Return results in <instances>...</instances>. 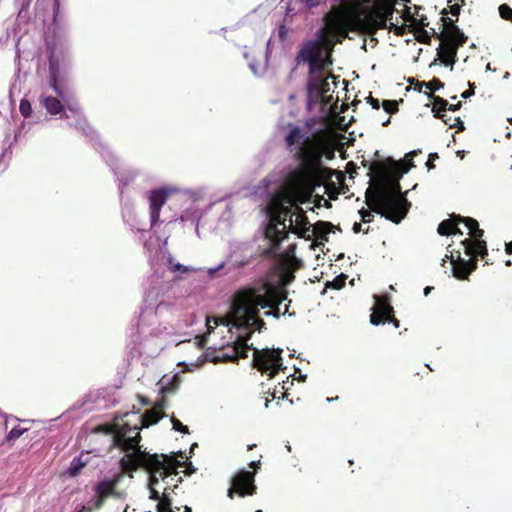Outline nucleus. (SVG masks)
<instances>
[{
    "mask_svg": "<svg viewBox=\"0 0 512 512\" xmlns=\"http://www.w3.org/2000/svg\"><path fill=\"white\" fill-rule=\"evenodd\" d=\"M429 99L433 101L432 112L435 117H443L446 116V111L448 107V101L440 96L435 95L432 92L425 93Z\"/></svg>",
    "mask_w": 512,
    "mask_h": 512,
    "instance_id": "nucleus-26",
    "label": "nucleus"
},
{
    "mask_svg": "<svg viewBox=\"0 0 512 512\" xmlns=\"http://www.w3.org/2000/svg\"><path fill=\"white\" fill-rule=\"evenodd\" d=\"M375 305L370 315V323L378 326L384 324L387 321V317L391 313H394L393 307L390 305V298L388 295H375Z\"/></svg>",
    "mask_w": 512,
    "mask_h": 512,
    "instance_id": "nucleus-15",
    "label": "nucleus"
},
{
    "mask_svg": "<svg viewBox=\"0 0 512 512\" xmlns=\"http://www.w3.org/2000/svg\"><path fill=\"white\" fill-rule=\"evenodd\" d=\"M307 90L309 94L324 95L329 91V83L322 72L309 74Z\"/></svg>",
    "mask_w": 512,
    "mask_h": 512,
    "instance_id": "nucleus-20",
    "label": "nucleus"
},
{
    "mask_svg": "<svg viewBox=\"0 0 512 512\" xmlns=\"http://www.w3.org/2000/svg\"><path fill=\"white\" fill-rule=\"evenodd\" d=\"M438 119H441L446 125H448L450 128H458L459 130H464V123L460 119V117H451V116H443V117H437Z\"/></svg>",
    "mask_w": 512,
    "mask_h": 512,
    "instance_id": "nucleus-33",
    "label": "nucleus"
},
{
    "mask_svg": "<svg viewBox=\"0 0 512 512\" xmlns=\"http://www.w3.org/2000/svg\"><path fill=\"white\" fill-rule=\"evenodd\" d=\"M25 429L23 428H13L7 435V440L8 441H13V440H16L18 439L23 433H24Z\"/></svg>",
    "mask_w": 512,
    "mask_h": 512,
    "instance_id": "nucleus-44",
    "label": "nucleus"
},
{
    "mask_svg": "<svg viewBox=\"0 0 512 512\" xmlns=\"http://www.w3.org/2000/svg\"><path fill=\"white\" fill-rule=\"evenodd\" d=\"M325 0H303V3L305 4L306 8H312L320 5L321 3H324Z\"/></svg>",
    "mask_w": 512,
    "mask_h": 512,
    "instance_id": "nucleus-50",
    "label": "nucleus"
},
{
    "mask_svg": "<svg viewBox=\"0 0 512 512\" xmlns=\"http://www.w3.org/2000/svg\"><path fill=\"white\" fill-rule=\"evenodd\" d=\"M50 86L55 93L64 101L67 102L70 98L69 90L66 87H62L58 83V69L56 64L50 60Z\"/></svg>",
    "mask_w": 512,
    "mask_h": 512,
    "instance_id": "nucleus-23",
    "label": "nucleus"
},
{
    "mask_svg": "<svg viewBox=\"0 0 512 512\" xmlns=\"http://www.w3.org/2000/svg\"><path fill=\"white\" fill-rule=\"evenodd\" d=\"M118 427L119 425L100 424L92 429V433L112 434L113 436Z\"/></svg>",
    "mask_w": 512,
    "mask_h": 512,
    "instance_id": "nucleus-34",
    "label": "nucleus"
},
{
    "mask_svg": "<svg viewBox=\"0 0 512 512\" xmlns=\"http://www.w3.org/2000/svg\"><path fill=\"white\" fill-rule=\"evenodd\" d=\"M415 9H416V13L412 14L410 11V7L405 6L403 13H402L403 20L405 22H409L410 26H413V23L416 20V16H418V10L420 9V7H415Z\"/></svg>",
    "mask_w": 512,
    "mask_h": 512,
    "instance_id": "nucleus-36",
    "label": "nucleus"
},
{
    "mask_svg": "<svg viewBox=\"0 0 512 512\" xmlns=\"http://www.w3.org/2000/svg\"><path fill=\"white\" fill-rule=\"evenodd\" d=\"M169 196V191L165 188L155 189L150 192L149 209L151 226L156 225L160 218V211L165 205Z\"/></svg>",
    "mask_w": 512,
    "mask_h": 512,
    "instance_id": "nucleus-16",
    "label": "nucleus"
},
{
    "mask_svg": "<svg viewBox=\"0 0 512 512\" xmlns=\"http://www.w3.org/2000/svg\"><path fill=\"white\" fill-rule=\"evenodd\" d=\"M424 83H425V82H419V81H417V82L415 83L414 89H415L416 91H418V92H421V91H422V87H423V86H425V84H424Z\"/></svg>",
    "mask_w": 512,
    "mask_h": 512,
    "instance_id": "nucleus-60",
    "label": "nucleus"
},
{
    "mask_svg": "<svg viewBox=\"0 0 512 512\" xmlns=\"http://www.w3.org/2000/svg\"><path fill=\"white\" fill-rule=\"evenodd\" d=\"M387 318H388V319H387V321H386V322H388V323H392V324H393V326H394L395 328H399V326H400V322H399V320H398V319H396V318H395L394 313H391V314L389 315V317H387Z\"/></svg>",
    "mask_w": 512,
    "mask_h": 512,
    "instance_id": "nucleus-54",
    "label": "nucleus"
},
{
    "mask_svg": "<svg viewBox=\"0 0 512 512\" xmlns=\"http://www.w3.org/2000/svg\"><path fill=\"white\" fill-rule=\"evenodd\" d=\"M441 43L437 48V57L434 59L432 64H436L437 61H440L441 64L445 66H450V69L453 70L454 64L457 62V52L460 47L464 44L458 43V40L450 39V38H439Z\"/></svg>",
    "mask_w": 512,
    "mask_h": 512,
    "instance_id": "nucleus-14",
    "label": "nucleus"
},
{
    "mask_svg": "<svg viewBox=\"0 0 512 512\" xmlns=\"http://www.w3.org/2000/svg\"><path fill=\"white\" fill-rule=\"evenodd\" d=\"M288 133L284 137V143L286 149L292 155V158L298 163V167L293 171H302V161L297 158L299 151H314L318 156V168L326 170V176L321 183L316 184L314 180L308 179L305 185L301 188L302 199H304V191H313L316 187L324 186L325 193L328 194L329 198L336 200L339 195L338 187L336 183L331 180L334 174H337L338 180L343 179L341 172H336L331 168L325 166L323 161H330L335 158V143L328 132L324 130H318L308 134V132L300 126L292 125L289 126Z\"/></svg>",
    "mask_w": 512,
    "mask_h": 512,
    "instance_id": "nucleus-2",
    "label": "nucleus"
},
{
    "mask_svg": "<svg viewBox=\"0 0 512 512\" xmlns=\"http://www.w3.org/2000/svg\"><path fill=\"white\" fill-rule=\"evenodd\" d=\"M164 402L165 400L162 399L159 405H156L154 408L145 411V413L139 416V421L141 424V426H139L140 429L148 428L149 426L158 423L159 420L165 416V413L163 412Z\"/></svg>",
    "mask_w": 512,
    "mask_h": 512,
    "instance_id": "nucleus-21",
    "label": "nucleus"
},
{
    "mask_svg": "<svg viewBox=\"0 0 512 512\" xmlns=\"http://www.w3.org/2000/svg\"><path fill=\"white\" fill-rule=\"evenodd\" d=\"M334 225L326 221H317L313 226V232L317 240L328 241V234L332 232Z\"/></svg>",
    "mask_w": 512,
    "mask_h": 512,
    "instance_id": "nucleus-28",
    "label": "nucleus"
},
{
    "mask_svg": "<svg viewBox=\"0 0 512 512\" xmlns=\"http://www.w3.org/2000/svg\"><path fill=\"white\" fill-rule=\"evenodd\" d=\"M499 14L504 20L512 22V8L507 4L499 6Z\"/></svg>",
    "mask_w": 512,
    "mask_h": 512,
    "instance_id": "nucleus-39",
    "label": "nucleus"
},
{
    "mask_svg": "<svg viewBox=\"0 0 512 512\" xmlns=\"http://www.w3.org/2000/svg\"><path fill=\"white\" fill-rule=\"evenodd\" d=\"M255 472L240 471L232 479V485L228 489V497L233 498L234 494L240 497L251 496L256 493Z\"/></svg>",
    "mask_w": 512,
    "mask_h": 512,
    "instance_id": "nucleus-13",
    "label": "nucleus"
},
{
    "mask_svg": "<svg viewBox=\"0 0 512 512\" xmlns=\"http://www.w3.org/2000/svg\"><path fill=\"white\" fill-rule=\"evenodd\" d=\"M322 43L320 41L309 40L305 42L299 50L296 60L298 63L306 62L309 64V74L322 72L324 62L321 58Z\"/></svg>",
    "mask_w": 512,
    "mask_h": 512,
    "instance_id": "nucleus-11",
    "label": "nucleus"
},
{
    "mask_svg": "<svg viewBox=\"0 0 512 512\" xmlns=\"http://www.w3.org/2000/svg\"><path fill=\"white\" fill-rule=\"evenodd\" d=\"M296 210V225L292 226V214H290V228L289 231L291 233L297 234L298 237L304 238L306 231L309 230V227L306 228V225L309 224L308 218L304 210L298 206V203L293 206Z\"/></svg>",
    "mask_w": 512,
    "mask_h": 512,
    "instance_id": "nucleus-22",
    "label": "nucleus"
},
{
    "mask_svg": "<svg viewBox=\"0 0 512 512\" xmlns=\"http://www.w3.org/2000/svg\"><path fill=\"white\" fill-rule=\"evenodd\" d=\"M288 34V29L285 25H280L278 28V35L281 40H285Z\"/></svg>",
    "mask_w": 512,
    "mask_h": 512,
    "instance_id": "nucleus-52",
    "label": "nucleus"
},
{
    "mask_svg": "<svg viewBox=\"0 0 512 512\" xmlns=\"http://www.w3.org/2000/svg\"><path fill=\"white\" fill-rule=\"evenodd\" d=\"M140 427L135 425L131 427L128 422H123L119 425L112 437L111 448L118 447L124 452L125 455L142 451L140 448Z\"/></svg>",
    "mask_w": 512,
    "mask_h": 512,
    "instance_id": "nucleus-8",
    "label": "nucleus"
},
{
    "mask_svg": "<svg viewBox=\"0 0 512 512\" xmlns=\"http://www.w3.org/2000/svg\"><path fill=\"white\" fill-rule=\"evenodd\" d=\"M426 166H427L428 170H431V169L435 168V165H434L433 161L431 160V162H430L429 158H428V161L426 162Z\"/></svg>",
    "mask_w": 512,
    "mask_h": 512,
    "instance_id": "nucleus-62",
    "label": "nucleus"
},
{
    "mask_svg": "<svg viewBox=\"0 0 512 512\" xmlns=\"http://www.w3.org/2000/svg\"><path fill=\"white\" fill-rule=\"evenodd\" d=\"M455 224H460V221H457V215H452L449 219L443 220L439 224L437 232L442 236L452 235L455 229Z\"/></svg>",
    "mask_w": 512,
    "mask_h": 512,
    "instance_id": "nucleus-30",
    "label": "nucleus"
},
{
    "mask_svg": "<svg viewBox=\"0 0 512 512\" xmlns=\"http://www.w3.org/2000/svg\"><path fill=\"white\" fill-rule=\"evenodd\" d=\"M302 265L277 263V268L280 272V278L284 285L290 284L294 279V272L298 270Z\"/></svg>",
    "mask_w": 512,
    "mask_h": 512,
    "instance_id": "nucleus-25",
    "label": "nucleus"
},
{
    "mask_svg": "<svg viewBox=\"0 0 512 512\" xmlns=\"http://www.w3.org/2000/svg\"><path fill=\"white\" fill-rule=\"evenodd\" d=\"M457 221L465 224L471 236V238H466L461 242L469 259L462 258L460 251L451 250L449 251L450 255H446L443 259V264L446 259H449L452 264V275L458 280H467L469 275L477 269L479 257L485 260L486 265H492L493 262L487 258V243L482 240L484 231L479 228L478 221L461 215H457Z\"/></svg>",
    "mask_w": 512,
    "mask_h": 512,
    "instance_id": "nucleus-5",
    "label": "nucleus"
},
{
    "mask_svg": "<svg viewBox=\"0 0 512 512\" xmlns=\"http://www.w3.org/2000/svg\"><path fill=\"white\" fill-rule=\"evenodd\" d=\"M468 86L469 88L461 94V97L464 99L471 97L475 93V84L468 82Z\"/></svg>",
    "mask_w": 512,
    "mask_h": 512,
    "instance_id": "nucleus-48",
    "label": "nucleus"
},
{
    "mask_svg": "<svg viewBox=\"0 0 512 512\" xmlns=\"http://www.w3.org/2000/svg\"><path fill=\"white\" fill-rule=\"evenodd\" d=\"M432 290H433V287H431V286H427V287H425V288H424V295H425V296H428V295H429V293H430Z\"/></svg>",
    "mask_w": 512,
    "mask_h": 512,
    "instance_id": "nucleus-64",
    "label": "nucleus"
},
{
    "mask_svg": "<svg viewBox=\"0 0 512 512\" xmlns=\"http://www.w3.org/2000/svg\"><path fill=\"white\" fill-rule=\"evenodd\" d=\"M252 330L248 331L245 336H238L233 344H228L221 347L216 356L213 358V362H234L239 359H245L248 357V352L252 349V345H248V340L252 336Z\"/></svg>",
    "mask_w": 512,
    "mask_h": 512,
    "instance_id": "nucleus-10",
    "label": "nucleus"
},
{
    "mask_svg": "<svg viewBox=\"0 0 512 512\" xmlns=\"http://www.w3.org/2000/svg\"><path fill=\"white\" fill-rule=\"evenodd\" d=\"M117 486V480L104 479L97 483L95 486L96 501L94 507L99 509L104 504V501L110 497L116 495L115 489Z\"/></svg>",
    "mask_w": 512,
    "mask_h": 512,
    "instance_id": "nucleus-19",
    "label": "nucleus"
},
{
    "mask_svg": "<svg viewBox=\"0 0 512 512\" xmlns=\"http://www.w3.org/2000/svg\"><path fill=\"white\" fill-rule=\"evenodd\" d=\"M148 489H149V499L159 502L161 499V495L156 490V488L148 487Z\"/></svg>",
    "mask_w": 512,
    "mask_h": 512,
    "instance_id": "nucleus-49",
    "label": "nucleus"
},
{
    "mask_svg": "<svg viewBox=\"0 0 512 512\" xmlns=\"http://www.w3.org/2000/svg\"><path fill=\"white\" fill-rule=\"evenodd\" d=\"M416 30V40L420 43L429 44L430 36L425 29H415Z\"/></svg>",
    "mask_w": 512,
    "mask_h": 512,
    "instance_id": "nucleus-41",
    "label": "nucleus"
},
{
    "mask_svg": "<svg viewBox=\"0 0 512 512\" xmlns=\"http://www.w3.org/2000/svg\"><path fill=\"white\" fill-rule=\"evenodd\" d=\"M150 476H149V481H148V487H153L155 488L156 485L158 484L159 482V478L157 477V473L160 474V470H153V471H147Z\"/></svg>",
    "mask_w": 512,
    "mask_h": 512,
    "instance_id": "nucleus-45",
    "label": "nucleus"
},
{
    "mask_svg": "<svg viewBox=\"0 0 512 512\" xmlns=\"http://www.w3.org/2000/svg\"><path fill=\"white\" fill-rule=\"evenodd\" d=\"M297 158L303 163L302 171H291L285 178L284 186L271 197L267 210L270 220L265 228V238L270 245L264 250V256H275L281 243L288 238L286 217L297 203H303L301 188L310 178L319 184L326 176V170L318 168V156L314 151H299Z\"/></svg>",
    "mask_w": 512,
    "mask_h": 512,
    "instance_id": "nucleus-1",
    "label": "nucleus"
},
{
    "mask_svg": "<svg viewBox=\"0 0 512 512\" xmlns=\"http://www.w3.org/2000/svg\"><path fill=\"white\" fill-rule=\"evenodd\" d=\"M413 168L394 169L384 180L373 183L365 192V202L371 211L387 220L400 223L407 215L410 203L401 191L400 179Z\"/></svg>",
    "mask_w": 512,
    "mask_h": 512,
    "instance_id": "nucleus-4",
    "label": "nucleus"
},
{
    "mask_svg": "<svg viewBox=\"0 0 512 512\" xmlns=\"http://www.w3.org/2000/svg\"><path fill=\"white\" fill-rule=\"evenodd\" d=\"M138 399H139V401L141 402V404H143V405H145V406H146V405H150V404H151L150 400H149V399H147V398H146V397H144V396L138 395Z\"/></svg>",
    "mask_w": 512,
    "mask_h": 512,
    "instance_id": "nucleus-57",
    "label": "nucleus"
},
{
    "mask_svg": "<svg viewBox=\"0 0 512 512\" xmlns=\"http://www.w3.org/2000/svg\"><path fill=\"white\" fill-rule=\"evenodd\" d=\"M261 462L260 460L252 461L250 463V467L254 469V471H257L260 468Z\"/></svg>",
    "mask_w": 512,
    "mask_h": 512,
    "instance_id": "nucleus-56",
    "label": "nucleus"
},
{
    "mask_svg": "<svg viewBox=\"0 0 512 512\" xmlns=\"http://www.w3.org/2000/svg\"><path fill=\"white\" fill-rule=\"evenodd\" d=\"M175 510H179V508L176 507L174 509L172 507V498L170 497L168 488H165L161 494V499L157 504V512H176Z\"/></svg>",
    "mask_w": 512,
    "mask_h": 512,
    "instance_id": "nucleus-31",
    "label": "nucleus"
},
{
    "mask_svg": "<svg viewBox=\"0 0 512 512\" xmlns=\"http://www.w3.org/2000/svg\"><path fill=\"white\" fill-rule=\"evenodd\" d=\"M458 225L459 224H455V229H454V232L452 233V235H463V232L458 228Z\"/></svg>",
    "mask_w": 512,
    "mask_h": 512,
    "instance_id": "nucleus-63",
    "label": "nucleus"
},
{
    "mask_svg": "<svg viewBox=\"0 0 512 512\" xmlns=\"http://www.w3.org/2000/svg\"><path fill=\"white\" fill-rule=\"evenodd\" d=\"M253 360L252 365L262 374H267L269 379L273 378L280 370L286 369L283 367L282 361V349L275 348H264L255 349L253 348Z\"/></svg>",
    "mask_w": 512,
    "mask_h": 512,
    "instance_id": "nucleus-7",
    "label": "nucleus"
},
{
    "mask_svg": "<svg viewBox=\"0 0 512 512\" xmlns=\"http://www.w3.org/2000/svg\"><path fill=\"white\" fill-rule=\"evenodd\" d=\"M359 214L361 216V221L364 223H369L373 220V215H372L371 211H369V210L361 209L359 211Z\"/></svg>",
    "mask_w": 512,
    "mask_h": 512,
    "instance_id": "nucleus-47",
    "label": "nucleus"
},
{
    "mask_svg": "<svg viewBox=\"0 0 512 512\" xmlns=\"http://www.w3.org/2000/svg\"><path fill=\"white\" fill-rule=\"evenodd\" d=\"M417 152L416 151H412L410 153H408L406 156H405V159L406 160V165L407 166H410L411 164L413 165V167H415L414 165V162H413V156L416 155Z\"/></svg>",
    "mask_w": 512,
    "mask_h": 512,
    "instance_id": "nucleus-53",
    "label": "nucleus"
},
{
    "mask_svg": "<svg viewBox=\"0 0 512 512\" xmlns=\"http://www.w3.org/2000/svg\"><path fill=\"white\" fill-rule=\"evenodd\" d=\"M89 462V452H82L78 457H75L68 469V473L72 477H76L80 474L81 470Z\"/></svg>",
    "mask_w": 512,
    "mask_h": 512,
    "instance_id": "nucleus-27",
    "label": "nucleus"
},
{
    "mask_svg": "<svg viewBox=\"0 0 512 512\" xmlns=\"http://www.w3.org/2000/svg\"><path fill=\"white\" fill-rule=\"evenodd\" d=\"M340 13H344V14H348V15H356L357 14V12H350V11H346L343 9H336V10L328 13L325 16L326 27L321 28L319 30L318 39L315 40V41H320L322 43V48L323 47H333L336 43L334 40L335 37H338L339 43H341L342 40L346 38V37H342L341 33L333 27L335 17Z\"/></svg>",
    "mask_w": 512,
    "mask_h": 512,
    "instance_id": "nucleus-12",
    "label": "nucleus"
},
{
    "mask_svg": "<svg viewBox=\"0 0 512 512\" xmlns=\"http://www.w3.org/2000/svg\"><path fill=\"white\" fill-rule=\"evenodd\" d=\"M41 104L51 115H57L63 111L61 101L55 97H41Z\"/></svg>",
    "mask_w": 512,
    "mask_h": 512,
    "instance_id": "nucleus-29",
    "label": "nucleus"
},
{
    "mask_svg": "<svg viewBox=\"0 0 512 512\" xmlns=\"http://www.w3.org/2000/svg\"><path fill=\"white\" fill-rule=\"evenodd\" d=\"M505 251H506L507 254H512V241L509 242V243H506Z\"/></svg>",
    "mask_w": 512,
    "mask_h": 512,
    "instance_id": "nucleus-61",
    "label": "nucleus"
},
{
    "mask_svg": "<svg viewBox=\"0 0 512 512\" xmlns=\"http://www.w3.org/2000/svg\"><path fill=\"white\" fill-rule=\"evenodd\" d=\"M367 102L372 106L373 109H379L380 108V102L378 99L372 97L371 95H369L367 98H366Z\"/></svg>",
    "mask_w": 512,
    "mask_h": 512,
    "instance_id": "nucleus-51",
    "label": "nucleus"
},
{
    "mask_svg": "<svg viewBox=\"0 0 512 512\" xmlns=\"http://www.w3.org/2000/svg\"><path fill=\"white\" fill-rule=\"evenodd\" d=\"M402 163H396L392 158L385 161H373L369 166L368 175L374 180V183L384 181L391 171L398 169Z\"/></svg>",
    "mask_w": 512,
    "mask_h": 512,
    "instance_id": "nucleus-17",
    "label": "nucleus"
},
{
    "mask_svg": "<svg viewBox=\"0 0 512 512\" xmlns=\"http://www.w3.org/2000/svg\"><path fill=\"white\" fill-rule=\"evenodd\" d=\"M429 25V22L427 20V17L425 15H419L416 16V20L413 23L414 29H425Z\"/></svg>",
    "mask_w": 512,
    "mask_h": 512,
    "instance_id": "nucleus-40",
    "label": "nucleus"
},
{
    "mask_svg": "<svg viewBox=\"0 0 512 512\" xmlns=\"http://www.w3.org/2000/svg\"><path fill=\"white\" fill-rule=\"evenodd\" d=\"M295 250H296V244L293 243V244H290L284 252L278 253V251H276L275 256H268V257L276 258L277 263L302 265L301 261L299 259H297V257L295 256Z\"/></svg>",
    "mask_w": 512,
    "mask_h": 512,
    "instance_id": "nucleus-24",
    "label": "nucleus"
},
{
    "mask_svg": "<svg viewBox=\"0 0 512 512\" xmlns=\"http://www.w3.org/2000/svg\"><path fill=\"white\" fill-rule=\"evenodd\" d=\"M140 427L135 425L131 427L128 422H123L119 425L112 437L111 448L118 447L124 452L125 455L142 451L140 448Z\"/></svg>",
    "mask_w": 512,
    "mask_h": 512,
    "instance_id": "nucleus-9",
    "label": "nucleus"
},
{
    "mask_svg": "<svg viewBox=\"0 0 512 512\" xmlns=\"http://www.w3.org/2000/svg\"><path fill=\"white\" fill-rule=\"evenodd\" d=\"M184 463L177 461L173 457H168L164 454H149L146 451H137L135 453L124 455L120 460V466L123 472L131 475L139 468L146 471L160 470V477L162 479L176 475L177 468L182 467Z\"/></svg>",
    "mask_w": 512,
    "mask_h": 512,
    "instance_id": "nucleus-6",
    "label": "nucleus"
},
{
    "mask_svg": "<svg viewBox=\"0 0 512 512\" xmlns=\"http://www.w3.org/2000/svg\"><path fill=\"white\" fill-rule=\"evenodd\" d=\"M352 229H353V232L357 234L362 231V226L360 223L355 222Z\"/></svg>",
    "mask_w": 512,
    "mask_h": 512,
    "instance_id": "nucleus-58",
    "label": "nucleus"
},
{
    "mask_svg": "<svg viewBox=\"0 0 512 512\" xmlns=\"http://www.w3.org/2000/svg\"><path fill=\"white\" fill-rule=\"evenodd\" d=\"M168 262H169V265H170V269H171V270H173V271H175V272H176V271H177V272H181V273H186V272H188V268H187L186 266H184V265H182V264H179V263L174 264V263H173V258H169Z\"/></svg>",
    "mask_w": 512,
    "mask_h": 512,
    "instance_id": "nucleus-46",
    "label": "nucleus"
},
{
    "mask_svg": "<svg viewBox=\"0 0 512 512\" xmlns=\"http://www.w3.org/2000/svg\"><path fill=\"white\" fill-rule=\"evenodd\" d=\"M287 298V293L270 284L260 287L245 288L239 290L233 298L228 318L219 320L216 317L206 319V327L209 333L222 322L225 325L232 324L237 328H260L265 323L259 318V307L271 308L278 311V306Z\"/></svg>",
    "mask_w": 512,
    "mask_h": 512,
    "instance_id": "nucleus-3",
    "label": "nucleus"
},
{
    "mask_svg": "<svg viewBox=\"0 0 512 512\" xmlns=\"http://www.w3.org/2000/svg\"><path fill=\"white\" fill-rule=\"evenodd\" d=\"M441 20L443 21L444 30L440 33H436L433 30L434 35L437 38H450L458 40V43L465 44L468 40V37L463 33V31L456 25V22L458 21V18L455 20L451 18H445L442 17Z\"/></svg>",
    "mask_w": 512,
    "mask_h": 512,
    "instance_id": "nucleus-18",
    "label": "nucleus"
},
{
    "mask_svg": "<svg viewBox=\"0 0 512 512\" xmlns=\"http://www.w3.org/2000/svg\"><path fill=\"white\" fill-rule=\"evenodd\" d=\"M19 111L25 118H29L32 115V105L29 100L22 99L19 105Z\"/></svg>",
    "mask_w": 512,
    "mask_h": 512,
    "instance_id": "nucleus-35",
    "label": "nucleus"
},
{
    "mask_svg": "<svg viewBox=\"0 0 512 512\" xmlns=\"http://www.w3.org/2000/svg\"><path fill=\"white\" fill-rule=\"evenodd\" d=\"M194 472H195V468L192 466V464H191V463H189V464L187 465L186 470H185V474H186V475H191V474H192V473H194Z\"/></svg>",
    "mask_w": 512,
    "mask_h": 512,
    "instance_id": "nucleus-59",
    "label": "nucleus"
},
{
    "mask_svg": "<svg viewBox=\"0 0 512 512\" xmlns=\"http://www.w3.org/2000/svg\"><path fill=\"white\" fill-rule=\"evenodd\" d=\"M383 109L389 114H395L398 112V101L396 100H384L382 102Z\"/></svg>",
    "mask_w": 512,
    "mask_h": 512,
    "instance_id": "nucleus-37",
    "label": "nucleus"
},
{
    "mask_svg": "<svg viewBox=\"0 0 512 512\" xmlns=\"http://www.w3.org/2000/svg\"><path fill=\"white\" fill-rule=\"evenodd\" d=\"M171 422H172L174 430L179 431V432L184 433V434H188L189 433L188 427L186 425H183L182 422L179 419H177L176 417L173 416L171 418Z\"/></svg>",
    "mask_w": 512,
    "mask_h": 512,
    "instance_id": "nucleus-42",
    "label": "nucleus"
},
{
    "mask_svg": "<svg viewBox=\"0 0 512 512\" xmlns=\"http://www.w3.org/2000/svg\"><path fill=\"white\" fill-rule=\"evenodd\" d=\"M454 2V4L449 5V10L444 8L442 10V15H446L447 13H450L452 16H456L458 18L460 14L461 7L465 5L464 0H449V3Z\"/></svg>",
    "mask_w": 512,
    "mask_h": 512,
    "instance_id": "nucleus-32",
    "label": "nucleus"
},
{
    "mask_svg": "<svg viewBox=\"0 0 512 512\" xmlns=\"http://www.w3.org/2000/svg\"><path fill=\"white\" fill-rule=\"evenodd\" d=\"M424 84H425V87L427 89H429L430 92H432V93H434L435 91H437V90H439V89L444 87V83L440 79H438L436 77H434L429 82H425Z\"/></svg>",
    "mask_w": 512,
    "mask_h": 512,
    "instance_id": "nucleus-38",
    "label": "nucleus"
},
{
    "mask_svg": "<svg viewBox=\"0 0 512 512\" xmlns=\"http://www.w3.org/2000/svg\"><path fill=\"white\" fill-rule=\"evenodd\" d=\"M461 106H462L461 101H459L456 104H449L448 103L447 110H449V111H457V110H459L461 108Z\"/></svg>",
    "mask_w": 512,
    "mask_h": 512,
    "instance_id": "nucleus-55",
    "label": "nucleus"
},
{
    "mask_svg": "<svg viewBox=\"0 0 512 512\" xmlns=\"http://www.w3.org/2000/svg\"><path fill=\"white\" fill-rule=\"evenodd\" d=\"M346 276L341 274L339 277L333 280V282L328 283L327 287H333L334 289H341L345 285Z\"/></svg>",
    "mask_w": 512,
    "mask_h": 512,
    "instance_id": "nucleus-43",
    "label": "nucleus"
}]
</instances>
